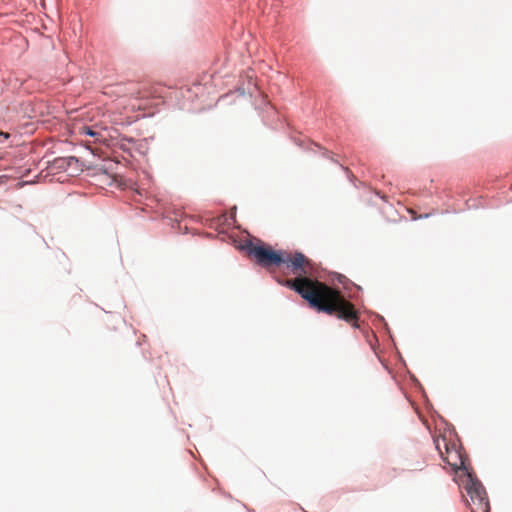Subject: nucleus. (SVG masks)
<instances>
[{
  "label": "nucleus",
  "mask_w": 512,
  "mask_h": 512,
  "mask_svg": "<svg viewBox=\"0 0 512 512\" xmlns=\"http://www.w3.org/2000/svg\"><path fill=\"white\" fill-rule=\"evenodd\" d=\"M283 256L282 264L286 265L293 274L300 276L289 281V284L312 307L344 320H358L359 315L354 305L346 300L338 290L319 281L303 277L312 269L311 261L303 253L292 254L284 251Z\"/></svg>",
  "instance_id": "obj_1"
},
{
  "label": "nucleus",
  "mask_w": 512,
  "mask_h": 512,
  "mask_svg": "<svg viewBox=\"0 0 512 512\" xmlns=\"http://www.w3.org/2000/svg\"><path fill=\"white\" fill-rule=\"evenodd\" d=\"M434 443L443 461L453 470L463 469L467 471L465 457L461 448L454 442L449 441L446 436L439 435L434 437Z\"/></svg>",
  "instance_id": "obj_2"
},
{
  "label": "nucleus",
  "mask_w": 512,
  "mask_h": 512,
  "mask_svg": "<svg viewBox=\"0 0 512 512\" xmlns=\"http://www.w3.org/2000/svg\"><path fill=\"white\" fill-rule=\"evenodd\" d=\"M464 488L469 497L467 503L471 512H490V503L485 488L482 483L469 472L467 473Z\"/></svg>",
  "instance_id": "obj_3"
},
{
  "label": "nucleus",
  "mask_w": 512,
  "mask_h": 512,
  "mask_svg": "<svg viewBox=\"0 0 512 512\" xmlns=\"http://www.w3.org/2000/svg\"><path fill=\"white\" fill-rule=\"evenodd\" d=\"M249 256L253 257L256 263L264 268L278 267L283 263V250L275 251L270 246L262 243L247 245Z\"/></svg>",
  "instance_id": "obj_4"
},
{
  "label": "nucleus",
  "mask_w": 512,
  "mask_h": 512,
  "mask_svg": "<svg viewBox=\"0 0 512 512\" xmlns=\"http://www.w3.org/2000/svg\"><path fill=\"white\" fill-rule=\"evenodd\" d=\"M118 92L122 93L124 97L130 100L142 101L150 97H154V91L148 86L139 85H118Z\"/></svg>",
  "instance_id": "obj_5"
},
{
  "label": "nucleus",
  "mask_w": 512,
  "mask_h": 512,
  "mask_svg": "<svg viewBox=\"0 0 512 512\" xmlns=\"http://www.w3.org/2000/svg\"><path fill=\"white\" fill-rule=\"evenodd\" d=\"M78 134L81 135V136H91V137H94L96 140L99 139V136H100V133L93 130L91 127L89 126H81L78 130Z\"/></svg>",
  "instance_id": "obj_6"
},
{
  "label": "nucleus",
  "mask_w": 512,
  "mask_h": 512,
  "mask_svg": "<svg viewBox=\"0 0 512 512\" xmlns=\"http://www.w3.org/2000/svg\"><path fill=\"white\" fill-rule=\"evenodd\" d=\"M146 108V105L142 104V103H133L131 104V110L132 111H135V110H142V109H145Z\"/></svg>",
  "instance_id": "obj_7"
},
{
  "label": "nucleus",
  "mask_w": 512,
  "mask_h": 512,
  "mask_svg": "<svg viewBox=\"0 0 512 512\" xmlns=\"http://www.w3.org/2000/svg\"><path fill=\"white\" fill-rule=\"evenodd\" d=\"M353 323H354V327H357V328H359V327H360V325H358V322H357V321H354Z\"/></svg>",
  "instance_id": "obj_8"
}]
</instances>
